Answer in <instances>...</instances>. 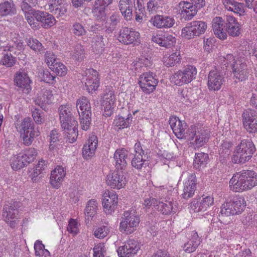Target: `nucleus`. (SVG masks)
<instances>
[{
	"instance_id": "338daca9",
	"label": "nucleus",
	"mask_w": 257,
	"mask_h": 257,
	"mask_svg": "<svg viewBox=\"0 0 257 257\" xmlns=\"http://www.w3.org/2000/svg\"><path fill=\"white\" fill-rule=\"evenodd\" d=\"M231 147L232 144L230 141H223L219 147V153L222 155H228Z\"/></svg>"
},
{
	"instance_id": "a19ab883",
	"label": "nucleus",
	"mask_w": 257,
	"mask_h": 257,
	"mask_svg": "<svg viewBox=\"0 0 257 257\" xmlns=\"http://www.w3.org/2000/svg\"><path fill=\"white\" fill-rule=\"evenodd\" d=\"M96 201L94 199L89 200L85 209V214L88 219L92 218L96 212L97 206Z\"/></svg>"
},
{
	"instance_id": "3c124183",
	"label": "nucleus",
	"mask_w": 257,
	"mask_h": 257,
	"mask_svg": "<svg viewBox=\"0 0 257 257\" xmlns=\"http://www.w3.org/2000/svg\"><path fill=\"white\" fill-rule=\"evenodd\" d=\"M56 23V20L52 15L46 13V15L44 16L40 23L41 26L45 28H50Z\"/></svg>"
},
{
	"instance_id": "603ef678",
	"label": "nucleus",
	"mask_w": 257,
	"mask_h": 257,
	"mask_svg": "<svg viewBox=\"0 0 257 257\" xmlns=\"http://www.w3.org/2000/svg\"><path fill=\"white\" fill-rule=\"evenodd\" d=\"M28 45L33 50L44 53L45 49L42 44L37 39L30 38L27 41Z\"/></svg>"
},
{
	"instance_id": "393cba45",
	"label": "nucleus",
	"mask_w": 257,
	"mask_h": 257,
	"mask_svg": "<svg viewBox=\"0 0 257 257\" xmlns=\"http://www.w3.org/2000/svg\"><path fill=\"white\" fill-rule=\"evenodd\" d=\"M226 32L232 37H236L240 34V28L235 18L231 16H226L225 20Z\"/></svg>"
},
{
	"instance_id": "39448f33",
	"label": "nucleus",
	"mask_w": 257,
	"mask_h": 257,
	"mask_svg": "<svg viewBox=\"0 0 257 257\" xmlns=\"http://www.w3.org/2000/svg\"><path fill=\"white\" fill-rule=\"evenodd\" d=\"M246 206L244 197L240 196L233 197L229 202L222 205L220 213L223 215L230 216L241 214Z\"/></svg>"
},
{
	"instance_id": "6e6d98bb",
	"label": "nucleus",
	"mask_w": 257,
	"mask_h": 257,
	"mask_svg": "<svg viewBox=\"0 0 257 257\" xmlns=\"http://www.w3.org/2000/svg\"><path fill=\"white\" fill-rule=\"evenodd\" d=\"M22 154L24 155V158L25 159L26 161H27V164L32 162L37 155L36 150L33 148L26 150L24 153Z\"/></svg>"
},
{
	"instance_id": "a878e982",
	"label": "nucleus",
	"mask_w": 257,
	"mask_h": 257,
	"mask_svg": "<svg viewBox=\"0 0 257 257\" xmlns=\"http://www.w3.org/2000/svg\"><path fill=\"white\" fill-rule=\"evenodd\" d=\"M89 74L87 73L85 85L89 92L96 90L99 86L98 74L94 69L88 70Z\"/></svg>"
},
{
	"instance_id": "4468645a",
	"label": "nucleus",
	"mask_w": 257,
	"mask_h": 257,
	"mask_svg": "<svg viewBox=\"0 0 257 257\" xmlns=\"http://www.w3.org/2000/svg\"><path fill=\"white\" fill-rule=\"evenodd\" d=\"M140 248V244L137 240L129 239L118 248L117 252L119 257H132L137 254Z\"/></svg>"
},
{
	"instance_id": "680f3d73",
	"label": "nucleus",
	"mask_w": 257,
	"mask_h": 257,
	"mask_svg": "<svg viewBox=\"0 0 257 257\" xmlns=\"http://www.w3.org/2000/svg\"><path fill=\"white\" fill-rule=\"evenodd\" d=\"M37 10L33 9L32 12L29 13V14H26V16L25 18L27 20L28 23L33 28L37 29L39 28V24L37 22H36L35 21V16L34 15L35 12H37Z\"/></svg>"
},
{
	"instance_id": "58836bf2",
	"label": "nucleus",
	"mask_w": 257,
	"mask_h": 257,
	"mask_svg": "<svg viewBox=\"0 0 257 257\" xmlns=\"http://www.w3.org/2000/svg\"><path fill=\"white\" fill-rule=\"evenodd\" d=\"M24 155L19 153L14 156L10 160V164L14 170L17 171L27 165V161L24 158Z\"/></svg>"
},
{
	"instance_id": "c756f323",
	"label": "nucleus",
	"mask_w": 257,
	"mask_h": 257,
	"mask_svg": "<svg viewBox=\"0 0 257 257\" xmlns=\"http://www.w3.org/2000/svg\"><path fill=\"white\" fill-rule=\"evenodd\" d=\"M113 158L115 161L116 169L117 170H124L127 165V151L123 149L116 150L114 154Z\"/></svg>"
},
{
	"instance_id": "dca6fc26",
	"label": "nucleus",
	"mask_w": 257,
	"mask_h": 257,
	"mask_svg": "<svg viewBox=\"0 0 257 257\" xmlns=\"http://www.w3.org/2000/svg\"><path fill=\"white\" fill-rule=\"evenodd\" d=\"M224 74L217 69L211 70L208 76V86L209 89L218 90L224 81Z\"/></svg>"
},
{
	"instance_id": "b1692460",
	"label": "nucleus",
	"mask_w": 257,
	"mask_h": 257,
	"mask_svg": "<svg viewBox=\"0 0 257 257\" xmlns=\"http://www.w3.org/2000/svg\"><path fill=\"white\" fill-rule=\"evenodd\" d=\"M65 175L66 171L64 168L60 166H57L51 172L50 182L52 186L56 188L60 187Z\"/></svg>"
},
{
	"instance_id": "412c9836",
	"label": "nucleus",
	"mask_w": 257,
	"mask_h": 257,
	"mask_svg": "<svg viewBox=\"0 0 257 257\" xmlns=\"http://www.w3.org/2000/svg\"><path fill=\"white\" fill-rule=\"evenodd\" d=\"M115 101V96L113 91L110 88H106L104 91L102 101L101 103V111L106 112L111 111H114V107L113 106Z\"/></svg>"
},
{
	"instance_id": "052dcab7",
	"label": "nucleus",
	"mask_w": 257,
	"mask_h": 257,
	"mask_svg": "<svg viewBox=\"0 0 257 257\" xmlns=\"http://www.w3.org/2000/svg\"><path fill=\"white\" fill-rule=\"evenodd\" d=\"M109 232V230L108 226L103 225L95 230L94 235L96 237L101 239L106 236Z\"/></svg>"
},
{
	"instance_id": "bb28decb",
	"label": "nucleus",
	"mask_w": 257,
	"mask_h": 257,
	"mask_svg": "<svg viewBox=\"0 0 257 257\" xmlns=\"http://www.w3.org/2000/svg\"><path fill=\"white\" fill-rule=\"evenodd\" d=\"M164 49L162 48V51L163 52V58L162 61L164 64L167 67H172L177 63L181 62V56L180 51L170 54V49L168 51L164 52Z\"/></svg>"
},
{
	"instance_id": "2f4dec72",
	"label": "nucleus",
	"mask_w": 257,
	"mask_h": 257,
	"mask_svg": "<svg viewBox=\"0 0 257 257\" xmlns=\"http://www.w3.org/2000/svg\"><path fill=\"white\" fill-rule=\"evenodd\" d=\"M179 6L182 8L181 14L185 19L190 20L197 14V9L190 2L182 1L179 3Z\"/></svg>"
},
{
	"instance_id": "09e8293b",
	"label": "nucleus",
	"mask_w": 257,
	"mask_h": 257,
	"mask_svg": "<svg viewBox=\"0 0 257 257\" xmlns=\"http://www.w3.org/2000/svg\"><path fill=\"white\" fill-rule=\"evenodd\" d=\"M16 62V58L13 57L12 54L7 52L4 54L1 63L7 67H11L15 64Z\"/></svg>"
},
{
	"instance_id": "f8f14e48",
	"label": "nucleus",
	"mask_w": 257,
	"mask_h": 257,
	"mask_svg": "<svg viewBox=\"0 0 257 257\" xmlns=\"http://www.w3.org/2000/svg\"><path fill=\"white\" fill-rule=\"evenodd\" d=\"M162 190L163 193L167 195L164 197L163 201H162V213L165 215L170 214L171 213L176 212V202L174 201L172 196V192L174 188L170 187L169 189L162 186Z\"/></svg>"
},
{
	"instance_id": "c85d7f7f",
	"label": "nucleus",
	"mask_w": 257,
	"mask_h": 257,
	"mask_svg": "<svg viewBox=\"0 0 257 257\" xmlns=\"http://www.w3.org/2000/svg\"><path fill=\"white\" fill-rule=\"evenodd\" d=\"M243 125L250 133L257 132V113H243Z\"/></svg>"
},
{
	"instance_id": "7ed1b4c3",
	"label": "nucleus",
	"mask_w": 257,
	"mask_h": 257,
	"mask_svg": "<svg viewBox=\"0 0 257 257\" xmlns=\"http://www.w3.org/2000/svg\"><path fill=\"white\" fill-rule=\"evenodd\" d=\"M187 139L195 148L204 145L209 140V131L199 124L192 125L188 130Z\"/></svg>"
},
{
	"instance_id": "6e6552de",
	"label": "nucleus",
	"mask_w": 257,
	"mask_h": 257,
	"mask_svg": "<svg viewBox=\"0 0 257 257\" xmlns=\"http://www.w3.org/2000/svg\"><path fill=\"white\" fill-rule=\"evenodd\" d=\"M197 69L191 65H188L183 70H179L171 78V81L175 85L181 86L184 84H188L195 78Z\"/></svg>"
},
{
	"instance_id": "7c9ffc66",
	"label": "nucleus",
	"mask_w": 257,
	"mask_h": 257,
	"mask_svg": "<svg viewBox=\"0 0 257 257\" xmlns=\"http://www.w3.org/2000/svg\"><path fill=\"white\" fill-rule=\"evenodd\" d=\"M98 145V139L96 136L93 135L91 136L87 144L84 145L82 151V154L84 158L92 156L95 153Z\"/></svg>"
},
{
	"instance_id": "f3484780",
	"label": "nucleus",
	"mask_w": 257,
	"mask_h": 257,
	"mask_svg": "<svg viewBox=\"0 0 257 257\" xmlns=\"http://www.w3.org/2000/svg\"><path fill=\"white\" fill-rule=\"evenodd\" d=\"M15 85L19 87L24 93L28 94L31 90V81L27 72L21 69L15 76Z\"/></svg>"
},
{
	"instance_id": "6ab92c4d",
	"label": "nucleus",
	"mask_w": 257,
	"mask_h": 257,
	"mask_svg": "<svg viewBox=\"0 0 257 257\" xmlns=\"http://www.w3.org/2000/svg\"><path fill=\"white\" fill-rule=\"evenodd\" d=\"M135 7H137L136 0H120L118 4L119 10L126 21L132 19L133 8L135 9Z\"/></svg>"
},
{
	"instance_id": "5701e85b",
	"label": "nucleus",
	"mask_w": 257,
	"mask_h": 257,
	"mask_svg": "<svg viewBox=\"0 0 257 257\" xmlns=\"http://www.w3.org/2000/svg\"><path fill=\"white\" fill-rule=\"evenodd\" d=\"M49 9L57 17H61L67 12V7L64 0H49Z\"/></svg>"
},
{
	"instance_id": "0e129e2a",
	"label": "nucleus",
	"mask_w": 257,
	"mask_h": 257,
	"mask_svg": "<svg viewBox=\"0 0 257 257\" xmlns=\"http://www.w3.org/2000/svg\"><path fill=\"white\" fill-rule=\"evenodd\" d=\"M159 203L160 202L158 201L155 198L150 197V198H146L144 200L143 206L147 208L153 207L156 209H158L159 208Z\"/></svg>"
},
{
	"instance_id": "37998d69",
	"label": "nucleus",
	"mask_w": 257,
	"mask_h": 257,
	"mask_svg": "<svg viewBox=\"0 0 257 257\" xmlns=\"http://www.w3.org/2000/svg\"><path fill=\"white\" fill-rule=\"evenodd\" d=\"M131 118H132V114L129 113L126 118L124 117L118 115L114 120V123L115 125L118 127V129L121 128L127 127L130 121H132Z\"/></svg>"
},
{
	"instance_id": "423d86ee",
	"label": "nucleus",
	"mask_w": 257,
	"mask_h": 257,
	"mask_svg": "<svg viewBox=\"0 0 257 257\" xmlns=\"http://www.w3.org/2000/svg\"><path fill=\"white\" fill-rule=\"evenodd\" d=\"M20 132L23 136L24 144L29 146L33 143L34 138L40 135L38 128L35 125L30 117L25 118L21 125Z\"/></svg>"
},
{
	"instance_id": "49530a36",
	"label": "nucleus",
	"mask_w": 257,
	"mask_h": 257,
	"mask_svg": "<svg viewBox=\"0 0 257 257\" xmlns=\"http://www.w3.org/2000/svg\"><path fill=\"white\" fill-rule=\"evenodd\" d=\"M146 79V76L145 75H141L139 80V84L140 87L144 92L146 93H150L153 91L154 88L153 86H151V84L148 83V81Z\"/></svg>"
},
{
	"instance_id": "a211bd4d",
	"label": "nucleus",
	"mask_w": 257,
	"mask_h": 257,
	"mask_svg": "<svg viewBox=\"0 0 257 257\" xmlns=\"http://www.w3.org/2000/svg\"><path fill=\"white\" fill-rule=\"evenodd\" d=\"M102 205L107 214H111L116 208L118 198L114 192L105 191L103 195Z\"/></svg>"
},
{
	"instance_id": "4d7b16f0",
	"label": "nucleus",
	"mask_w": 257,
	"mask_h": 257,
	"mask_svg": "<svg viewBox=\"0 0 257 257\" xmlns=\"http://www.w3.org/2000/svg\"><path fill=\"white\" fill-rule=\"evenodd\" d=\"M145 12V7L143 4H141L138 1L137 7H135V14L136 15V21L141 23L143 20V15Z\"/></svg>"
},
{
	"instance_id": "2eb2a0df",
	"label": "nucleus",
	"mask_w": 257,
	"mask_h": 257,
	"mask_svg": "<svg viewBox=\"0 0 257 257\" xmlns=\"http://www.w3.org/2000/svg\"><path fill=\"white\" fill-rule=\"evenodd\" d=\"M213 198L210 196H206L199 199H194L190 204V209L194 212H204L209 207L213 205Z\"/></svg>"
},
{
	"instance_id": "c03bdc74",
	"label": "nucleus",
	"mask_w": 257,
	"mask_h": 257,
	"mask_svg": "<svg viewBox=\"0 0 257 257\" xmlns=\"http://www.w3.org/2000/svg\"><path fill=\"white\" fill-rule=\"evenodd\" d=\"M63 132L67 141L70 143H73L76 141L78 136L77 126L75 128L63 130Z\"/></svg>"
},
{
	"instance_id": "8fccbe9b",
	"label": "nucleus",
	"mask_w": 257,
	"mask_h": 257,
	"mask_svg": "<svg viewBox=\"0 0 257 257\" xmlns=\"http://www.w3.org/2000/svg\"><path fill=\"white\" fill-rule=\"evenodd\" d=\"M176 39L171 35L168 34L162 36V47L170 48L174 46Z\"/></svg>"
},
{
	"instance_id": "1a4fd4ad",
	"label": "nucleus",
	"mask_w": 257,
	"mask_h": 257,
	"mask_svg": "<svg viewBox=\"0 0 257 257\" xmlns=\"http://www.w3.org/2000/svg\"><path fill=\"white\" fill-rule=\"evenodd\" d=\"M20 207V203L15 201L8 202L4 206L3 217L12 228H14L18 224L17 215Z\"/></svg>"
},
{
	"instance_id": "bf43d9fd",
	"label": "nucleus",
	"mask_w": 257,
	"mask_h": 257,
	"mask_svg": "<svg viewBox=\"0 0 257 257\" xmlns=\"http://www.w3.org/2000/svg\"><path fill=\"white\" fill-rule=\"evenodd\" d=\"M72 31L76 36H82L85 35L86 33V31L83 26L78 23H75L73 24Z\"/></svg>"
},
{
	"instance_id": "79ce46f5",
	"label": "nucleus",
	"mask_w": 257,
	"mask_h": 257,
	"mask_svg": "<svg viewBox=\"0 0 257 257\" xmlns=\"http://www.w3.org/2000/svg\"><path fill=\"white\" fill-rule=\"evenodd\" d=\"M35 254L39 257H47L49 255V251L45 248L44 245L41 241L37 240L34 244Z\"/></svg>"
},
{
	"instance_id": "ddd939ff",
	"label": "nucleus",
	"mask_w": 257,
	"mask_h": 257,
	"mask_svg": "<svg viewBox=\"0 0 257 257\" xmlns=\"http://www.w3.org/2000/svg\"><path fill=\"white\" fill-rule=\"evenodd\" d=\"M169 124L175 136L179 139H187L189 134L187 128V124L184 121L175 116H171L169 121Z\"/></svg>"
},
{
	"instance_id": "5fc2aeb1",
	"label": "nucleus",
	"mask_w": 257,
	"mask_h": 257,
	"mask_svg": "<svg viewBox=\"0 0 257 257\" xmlns=\"http://www.w3.org/2000/svg\"><path fill=\"white\" fill-rule=\"evenodd\" d=\"M91 113H82V115H80V122L81 128L84 131H87L89 128L91 122Z\"/></svg>"
},
{
	"instance_id": "9b49d317",
	"label": "nucleus",
	"mask_w": 257,
	"mask_h": 257,
	"mask_svg": "<svg viewBox=\"0 0 257 257\" xmlns=\"http://www.w3.org/2000/svg\"><path fill=\"white\" fill-rule=\"evenodd\" d=\"M127 182L125 173L122 170L116 169L107 175L106 184L112 188L120 189L123 188Z\"/></svg>"
},
{
	"instance_id": "e2e57ef3",
	"label": "nucleus",
	"mask_w": 257,
	"mask_h": 257,
	"mask_svg": "<svg viewBox=\"0 0 257 257\" xmlns=\"http://www.w3.org/2000/svg\"><path fill=\"white\" fill-rule=\"evenodd\" d=\"M175 21L172 17L162 16V28H170L175 24Z\"/></svg>"
},
{
	"instance_id": "f704fd0d",
	"label": "nucleus",
	"mask_w": 257,
	"mask_h": 257,
	"mask_svg": "<svg viewBox=\"0 0 257 257\" xmlns=\"http://www.w3.org/2000/svg\"><path fill=\"white\" fill-rule=\"evenodd\" d=\"M47 64L51 66L50 68L59 76H64L67 73L66 67L61 62L57 61L54 57L51 58L49 61L47 59Z\"/></svg>"
},
{
	"instance_id": "72a5a7b5",
	"label": "nucleus",
	"mask_w": 257,
	"mask_h": 257,
	"mask_svg": "<svg viewBox=\"0 0 257 257\" xmlns=\"http://www.w3.org/2000/svg\"><path fill=\"white\" fill-rule=\"evenodd\" d=\"M60 119L63 130L75 128L78 126L77 121L72 113H60Z\"/></svg>"
},
{
	"instance_id": "ea45409f",
	"label": "nucleus",
	"mask_w": 257,
	"mask_h": 257,
	"mask_svg": "<svg viewBox=\"0 0 257 257\" xmlns=\"http://www.w3.org/2000/svg\"><path fill=\"white\" fill-rule=\"evenodd\" d=\"M208 160V156L207 154L204 153L196 154L194 160V167L196 169L200 170L201 168H204L206 166Z\"/></svg>"
},
{
	"instance_id": "13d9d810",
	"label": "nucleus",
	"mask_w": 257,
	"mask_h": 257,
	"mask_svg": "<svg viewBox=\"0 0 257 257\" xmlns=\"http://www.w3.org/2000/svg\"><path fill=\"white\" fill-rule=\"evenodd\" d=\"M39 76L43 81L50 84L53 83L55 78V76L52 75L48 69L43 70L40 72Z\"/></svg>"
},
{
	"instance_id": "a18cd8bd",
	"label": "nucleus",
	"mask_w": 257,
	"mask_h": 257,
	"mask_svg": "<svg viewBox=\"0 0 257 257\" xmlns=\"http://www.w3.org/2000/svg\"><path fill=\"white\" fill-rule=\"evenodd\" d=\"M71 55L72 58L75 60L80 61L82 60L84 56V50L83 46L79 44H76L73 50L72 51Z\"/></svg>"
},
{
	"instance_id": "4be33fe9",
	"label": "nucleus",
	"mask_w": 257,
	"mask_h": 257,
	"mask_svg": "<svg viewBox=\"0 0 257 257\" xmlns=\"http://www.w3.org/2000/svg\"><path fill=\"white\" fill-rule=\"evenodd\" d=\"M225 21L221 17H216L212 21V28L214 34L221 40H225L227 35L226 32Z\"/></svg>"
},
{
	"instance_id": "864d4df0",
	"label": "nucleus",
	"mask_w": 257,
	"mask_h": 257,
	"mask_svg": "<svg viewBox=\"0 0 257 257\" xmlns=\"http://www.w3.org/2000/svg\"><path fill=\"white\" fill-rule=\"evenodd\" d=\"M105 10V7L101 6L95 7L94 9L92 12L96 20L98 21L105 20L106 15Z\"/></svg>"
},
{
	"instance_id": "774afa93",
	"label": "nucleus",
	"mask_w": 257,
	"mask_h": 257,
	"mask_svg": "<svg viewBox=\"0 0 257 257\" xmlns=\"http://www.w3.org/2000/svg\"><path fill=\"white\" fill-rule=\"evenodd\" d=\"M246 63L241 60H236L232 65V72H235L239 70H246Z\"/></svg>"
},
{
	"instance_id": "4c0bfd02",
	"label": "nucleus",
	"mask_w": 257,
	"mask_h": 257,
	"mask_svg": "<svg viewBox=\"0 0 257 257\" xmlns=\"http://www.w3.org/2000/svg\"><path fill=\"white\" fill-rule=\"evenodd\" d=\"M17 11L13 2H5L0 4V16L5 17L16 14Z\"/></svg>"
},
{
	"instance_id": "69168bd1",
	"label": "nucleus",
	"mask_w": 257,
	"mask_h": 257,
	"mask_svg": "<svg viewBox=\"0 0 257 257\" xmlns=\"http://www.w3.org/2000/svg\"><path fill=\"white\" fill-rule=\"evenodd\" d=\"M50 146L52 147L54 144L59 142L61 139V135L58 132V131L56 128H54L51 131L50 135Z\"/></svg>"
},
{
	"instance_id": "aec40b11",
	"label": "nucleus",
	"mask_w": 257,
	"mask_h": 257,
	"mask_svg": "<svg viewBox=\"0 0 257 257\" xmlns=\"http://www.w3.org/2000/svg\"><path fill=\"white\" fill-rule=\"evenodd\" d=\"M119 33L118 40L126 45L134 43L140 38V34L132 29L124 28L120 30Z\"/></svg>"
},
{
	"instance_id": "de8ad7c7",
	"label": "nucleus",
	"mask_w": 257,
	"mask_h": 257,
	"mask_svg": "<svg viewBox=\"0 0 257 257\" xmlns=\"http://www.w3.org/2000/svg\"><path fill=\"white\" fill-rule=\"evenodd\" d=\"M76 106L78 110L79 109L81 112H88L91 108L90 103L85 97H83L77 100Z\"/></svg>"
},
{
	"instance_id": "cd10ccee",
	"label": "nucleus",
	"mask_w": 257,
	"mask_h": 257,
	"mask_svg": "<svg viewBox=\"0 0 257 257\" xmlns=\"http://www.w3.org/2000/svg\"><path fill=\"white\" fill-rule=\"evenodd\" d=\"M196 179L193 175H189L187 180L184 183L182 197L185 199H188L192 197L196 190Z\"/></svg>"
},
{
	"instance_id": "e433bc0d",
	"label": "nucleus",
	"mask_w": 257,
	"mask_h": 257,
	"mask_svg": "<svg viewBox=\"0 0 257 257\" xmlns=\"http://www.w3.org/2000/svg\"><path fill=\"white\" fill-rule=\"evenodd\" d=\"M200 243V240L197 232L193 231L189 240L185 243L183 246L184 250L188 253L193 252L196 250Z\"/></svg>"
},
{
	"instance_id": "20e7f679",
	"label": "nucleus",
	"mask_w": 257,
	"mask_h": 257,
	"mask_svg": "<svg viewBox=\"0 0 257 257\" xmlns=\"http://www.w3.org/2000/svg\"><path fill=\"white\" fill-rule=\"evenodd\" d=\"M140 222V217L134 210L124 211L121 217L119 230L123 233L130 234L137 230Z\"/></svg>"
},
{
	"instance_id": "c9c22d12",
	"label": "nucleus",
	"mask_w": 257,
	"mask_h": 257,
	"mask_svg": "<svg viewBox=\"0 0 257 257\" xmlns=\"http://www.w3.org/2000/svg\"><path fill=\"white\" fill-rule=\"evenodd\" d=\"M225 8L228 11L242 15L244 13V5L234 0H222Z\"/></svg>"
},
{
	"instance_id": "9d476101",
	"label": "nucleus",
	"mask_w": 257,
	"mask_h": 257,
	"mask_svg": "<svg viewBox=\"0 0 257 257\" xmlns=\"http://www.w3.org/2000/svg\"><path fill=\"white\" fill-rule=\"evenodd\" d=\"M206 29L207 25L205 22L193 21L182 29L181 36L186 39H190L203 34Z\"/></svg>"
},
{
	"instance_id": "0eeeda50",
	"label": "nucleus",
	"mask_w": 257,
	"mask_h": 257,
	"mask_svg": "<svg viewBox=\"0 0 257 257\" xmlns=\"http://www.w3.org/2000/svg\"><path fill=\"white\" fill-rule=\"evenodd\" d=\"M148 146V142L145 140L138 141L135 145L136 154L132 160V165L136 169H141L148 159L147 154L149 153Z\"/></svg>"
},
{
	"instance_id": "473e14b6",
	"label": "nucleus",
	"mask_w": 257,
	"mask_h": 257,
	"mask_svg": "<svg viewBox=\"0 0 257 257\" xmlns=\"http://www.w3.org/2000/svg\"><path fill=\"white\" fill-rule=\"evenodd\" d=\"M52 97V91L47 90V89H43L41 91V93L39 95L38 97L37 100L35 101L36 104H38V103H41V104H39L38 106L35 108V110L37 111H42L41 109L46 111L45 109V107L43 108L44 106V104H49L51 102V98Z\"/></svg>"
},
{
	"instance_id": "f257e3e1",
	"label": "nucleus",
	"mask_w": 257,
	"mask_h": 257,
	"mask_svg": "<svg viewBox=\"0 0 257 257\" xmlns=\"http://www.w3.org/2000/svg\"><path fill=\"white\" fill-rule=\"evenodd\" d=\"M257 185V174L253 171H243L233 176L229 181V186L234 192L250 190Z\"/></svg>"
},
{
	"instance_id": "f03ea898",
	"label": "nucleus",
	"mask_w": 257,
	"mask_h": 257,
	"mask_svg": "<svg viewBox=\"0 0 257 257\" xmlns=\"http://www.w3.org/2000/svg\"><path fill=\"white\" fill-rule=\"evenodd\" d=\"M254 151V145L250 139L242 140L236 147L232 161L234 163L244 164L250 159Z\"/></svg>"
}]
</instances>
